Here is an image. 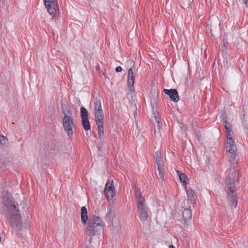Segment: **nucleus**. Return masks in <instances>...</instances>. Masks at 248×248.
<instances>
[{
    "mask_svg": "<svg viewBox=\"0 0 248 248\" xmlns=\"http://www.w3.org/2000/svg\"><path fill=\"white\" fill-rule=\"evenodd\" d=\"M3 214L13 227L20 230L22 226L21 216L18 205L14 199L8 195L2 201Z\"/></svg>",
    "mask_w": 248,
    "mask_h": 248,
    "instance_id": "f257e3e1",
    "label": "nucleus"
},
{
    "mask_svg": "<svg viewBox=\"0 0 248 248\" xmlns=\"http://www.w3.org/2000/svg\"><path fill=\"white\" fill-rule=\"evenodd\" d=\"M81 220L85 226V233L90 237L100 235L103 231V222L102 218L95 215L88 218L87 210L85 206L81 208Z\"/></svg>",
    "mask_w": 248,
    "mask_h": 248,
    "instance_id": "f03ea898",
    "label": "nucleus"
},
{
    "mask_svg": "<svg viewBox=\"0 0 248 248\" xmlns=\"http://www.w3.org/2000/svg\"><path fill=\"white\" fill-rule=\"evenodd\" d=\"M62 127L67 135L71 138L73 137L76 128L74 115L71 110L65 105L62 106Z\"/></svg>",
    "mask_w": 248,
    "mask_h": 248,
    "instance_id": "7ed1b4c3",
    "label": "nucleus"
},
{
    "mask_svg": "<svg viewBox=\"0 0 248 248\" xmlns=\"http://www.w3.org/2000/svg\"><path fill=\"white\" fill-rule=\"evenodd\" d=\"M135 198L138 210L139 217L142 221L147 220L149 209L144 198L142 196L140 189L134 187Z\"/></svg>",
    "mask_w": 248,
    "mask_h": 248,
    "instance_id": "20e7f679",
    "label": "nucleus"
},
{
    "mask_svg": "<svg viewBox=\"0 0 248 248\" xmlns=\"http://www.w3.org/2000/svg\"><path fill=\"white\" fill-rule=\"evenodd\" d=\"M93 109L95 122L98 126V137L101 139L104 136V114L101 102L99 99L96 98L93 102Z\"/></svg>",
    "mask_w": 248,
    "mask_h": 248,
    "instance_id": "39448f33",
    "label": "nucleus"
},
{
    "mask_svg": "<svg viewBox=\"0 0 248 248\" xmlns=\"http://www.w3.org/2000/svg\"><path fill=\"white\" fill-rule=\"evenodd\" d=\"M235 181L234 179L228 178L226 181L225 190L227 196V200L229 205L236 208L237 201L235 190Z\"/></svg>",
    "mask_w": 248,
    "mask_h": 248,
    "instance_id": "423d86ee",
    "label": "nucleus"
},
{
    "mask_svg": "<svg viewBox=\"0 0 248 248\" xmlns=\"http://www.w3.org/2000/svg\"><path fill=\"white\" fill-rule=\"evenodd\" d=\"M44 3L48 13L55 19L59 12L58 0H44Z\"/></svg>",
    "mask_w": 248,
    "mask_h": 248,
    "instance_id": "0eeeda50",
    "label": "nucleus"
},
{
    "mask_svg": "<svg viewBox=\"0 0 248 248\" xmlns=\"http://www.w3.org/2000/svg\"><path fill=\"white\" fill-rule=\"evenodd\" d=\"M226 150L231 155H234L237 152V146L233 139V135H229L226 136Z\"/></svg>",
    "mask_w": 248,
    "mask_h": 248,
    "instance_id": "6e6552de",
    "label": "nucleus"
},
{
    "mask_svg": "<svg viewBox=\"0 0 248 248\" xmlns=\"http://www.w3.org/2000/svg\"><path fill=\"white\" fill-rule=\"evenodd\" d=\"M104 193L108 201L112 200L115 195V188L112 180H108L105 185Z\"/></svg>",
    "mask_w": 248,
    "mask_h": 248,
    "instance_id": "1a4fd4ad",
    "label": "nucleus"
},
{
    "mask_svg": "<svg viewBox=\"0 0 248 248\" xmlns=\"http://www.w3.org/2000/svg\"><path fill=\"white\" fill-rule=\"evenodd\" d=\"M80 113L83 127L85 131H88L91 129V125L88 118V111L86 108L81 107L80 108Z\"/></svg>",
    "mask_w": 248,
    "mask_h": 248,
    "instance_id": "9d476101",
    "label": "nucleus"
},
{
    "mask_svg": "<svg viewBox=\"0 0 248 248\" xmlns=\"http://www.w3.org/2000/svg\"><path fill=\"white\" fill-rule=\"evenodd\" d=\"M192 204L191 201H184L183 203V207L184 208L182 213L183 218L185 221L190 219L192 217V213L190 209Z\"/></svg>",
    "mask_w": 248,
    "mask_h": 248,
    "instance_id": "9b49d317",
    "label": "nucleus"
},
{
    "mask_svg": "<svg viewBox=\"0 0 248 248\" xmlns=\"http://www.w3.org/2000/svg\"><path fill=\"white\" fill-rule=\"evenodd\" d=\"M134 81L135 78L132 68H129L127 71V87L130 91H133L134 90Z\"/></svg>",
    "mask_w": 248,
    "mask_h": 248,
    "instance_id": "f8f14e48",
    "label": "nucleus"
},
{
    "mask_svg": "<svg viewBox=\"0 0 248 248\" xmlns=\"http://www.w3.org/2000/svg\"><path fill=\"white\" fill-rule=\"evenodd\" d=\"M164 92L166 94L169 95L171 100L175 102L178 101L179 98L176 89H165Z\"/></svg>",
    "mask_w": 248,
    "mask_h": 248,
    "instance_id": "ddd939ff",
    "label": "nucleus"
},
{
    "mask_svg": "<svg viewBox=\"0 0 248 248\" xmlns=\"http://www.w3.org/2000/svg\"><path fill=\"white\" fill-rule=\"evenodd\" d=\"M222 121L223 122V124L226 130V136H229V135H233V133L232 130L231 124L227 122L225 117L222 119Z\"/></svg>",
    "mask_w": 248,
    "mask_h": 248,
    "instance_id": "4468645a",
    "label": "nucleus"
},
{
    "mask_svg": "<svg viewBox=\"0 0 248 248\" xmlns=\"http://www.w3.org/2000/svg\"><path fill=\"white\" fill-rule=\"evenodd\" d=\"M188 199L186 201H191L192 202V204L194 203V198H195V192L191 188H187L185 187Z\"/></svg>",
    "mask_w": 248,
    "mask_h": 248,
    "instance_id": "2eb2a0df",
    "label": "nucleus"
},
{
    "mask_svg": "<svg viewBox=\"0 0 248 248\" xmlns=\"http://www.w3.org/2000/svg\"><path fill=\"white\" fill-rule=\"evenodd\" d=\"M176 172L179 176V180L181 183L186 186L187 184L188 178L185 173L181 172L180 171L177 170Z\"/></svg>",
    "mask_w": 248,
    "mask_h": 248,
    "instance_id": "dca6fc26",
    "label": "nucleus"
},
{
    "mask_svg": "<svg viewBox=\"0 0 248 248\" xmlns=\"http://www.w3.org/2000/svg\"><path fill=\"white\" fill-rule=\"evenodd\" d=\"M157 168L159 171V176L161 179H163L164 177V164H159L157 165Z\"/></svg>",
    "mask_w": 248,
    "mask_h": 248,
    "instance_id": "f3484780",
    "label": "nucleus"
},
{
    "mask_svg": "<svg viewBox=\"0 0 248 248\" xmlns=\"http://www.w3.org/2000/svg\"><path fill=\"white\" fill-rule=\"evenodd\" d=\"M155 156L156 158V162L157 165L159 164H162L163 162L160 158V153L159 152H156L155 153Z\"/></svg>",
    "mask_w": 248,
    "mask_h": 248,
    "instance_id": "a211bd4d",
    "label": "nucleus"
},
{
    "mask_svg": "<svg viewBox=\"0 0 248 248\" xmlns=\"http://www.w3.org/2000/svg\"><path fill=\"white\" fill-rule=\"evenodd\" d=\"M7 141V139L6 137L3 135H0V144L4 145L6 144Z\"/></svg>",
    "mask_w": 248,
    "mask_h": 248,
    "instance_id": "6ab92c4d",
    "label": "nucleus"
},
{
    "mask_svg": "<svg viewBox=\"0 0 248 248\" xmlns=\"http://www.w3.org/2000/svg\"><path fill=\"white\" fill-rule=\"evenodd\" d=\"M122 70V68L121 66H118L115 68V71L117 72H120Z\"/></svg>",
    "mask_w": 248,
    "mask_h": 248,
    "instance_id": "aec40b11",
    "label": "nucleus"
},
{
    "mask_svg": "<svg viewBox=\"0 0 248 248\" xmlns=\"http://www.w3.org/2000/svg\"><path fill=\"white\" fill-rule=\"evenodd\" d=\"M244 2L246 4V6H248V0H244Z\"/></svg>",
    "mask_w": 248,
    "mask_h": 248,
    "instance_id": "412c9836",
    "label": "nucleus"
},
{
    "mask_svg": "<svg viewBox=\"0 0 248 248\" xmlns=\"http://www.w3.org/2000/svg\"><path fill=\"white\" fill-rule=\"evenodd\" d=\"M127 62H128V63H134V62H133V61H131V60H128V61H127ZM134 63H133V66H134Z\"/></svg>",
    "mask_w": 248,
    "mask_h": 248,
    "instance_id": "4be33fe9",
    "label": "nucleus"
},
{
    "mask_svg": "<svg viewBox=\"0 0 248 248\" xmlns=\"http://www.w3.org/2000/svg\"><path fill=\"white\" fill-rule=\"evenodd\" d=\"M169 248H175L174 247V246H173V245H170L169 246Z\"/></svg>",
    "mask_w": 248,
    "mask_h": 248,
    "instance_id": "5701e85b",
    "label": "nucleus"
},
{
    "mask_svg": "<svg viewBox=\"0 0 248 248\" xmlns=\"http://www.w3.org/2000/svg\"><path fill=\"white\" fill-rule=\"evenodd\" d=\"M157 126L159 127V124H158Z\"/></svg>",
    "mask_w": 248,
    "mask_h": 248,
    "instance_id": "b1692460",
    "label": "nucleus"
}]
</instances>
